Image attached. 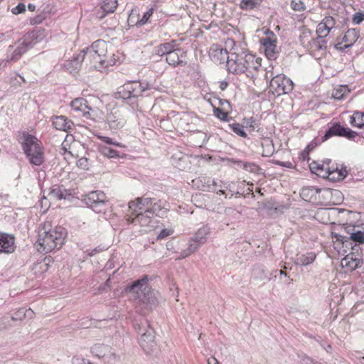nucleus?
I'll return each mask as SVG.
<instances>
[{
    "mask_svg": "<svg viewBox=\"0 0 364 364\" xmlns=\"http://www.w3.org/2000/svg\"><path fill=\"white\" fill-rule=\"evenodd\" d=\"M262 0H242L240 1V8L243 10H252L260 5Z\"/></svg>",
    "mask_w": 364,
    "mask_h": 364,
    "instance_id": "obj_39",
    "label": "nucleus"
},
{
    "mask_svg": "<svg viewBox=\"0 0 364 364\" xmlns=\"http://www.w3.org/2000/svg\"><path fill=\"white\" fill-rule=\"evenodd\" d=\"M274 164H277V165H279V166H281L287 167V168H294L293 164L291 162H290V161H274Z\"/></svg>",
    "mask_w": 364,
    "mask_h": 364,
    "instance_id": "obj_57",
    "label": "nucleus"
},
{
    "mask_svg": "<svg viewBox=\"0 0 364 364\" xmlns=\"http://www.w3.org/2000/svg\"><path fill=\"white\" fill-rule=\"evenodd\" d=\"M350 124L354 127L363 128L364 127V112H355L350 117Z\"/></svg>",
    "mask_w": 364,
    "mask_h": 364,
    "instance_id": "obj_36",
    "label": "nucleus"
},
{
    "mask_svg": "<svg viewBox=\"0 0 364 364\" xmlns=\"http://www.w3.org/2000/svg\"><path fill=\"white\" fill-rule=\"evenodd\" d=\"M363 260L358 255H355L354 252H350L341 260V264L343 267H346L350 270L356 269L361 267Z\"/></svg>",
    "mask_w": 364,
    "mask_h": 364,
    "instance_id": "obj_24",
    "label": "nucleus"
},
{
    "mask_svg": "<svg viewBox=\"0 0 364 364\" xmlns=\"http://www.w3.org/2000/svg\"><path fill=\"white\" fill-rule=\"evenodd\" d=\"M294 88V83L291 79L284 75H277L272 77L269 82V92L274 96L289 93Z\"/></svg>",
    "mask_w": 364,
    "mask_h": 364,
    "instance_id": "obj_11",
    "label": "nucleus"
},
{
    "mask_svg": "<svg viewBox=\"0 0 364 364\" xmlns=\"http://www.w3.org/2000/svg\"><path fill=\"white\" fill-rule=\"evenodd\" d=\"M171 232L170 230H166V229H163V230H161L159 234L157 235L156 238H157V240L164 239L166 237H167L169 235H171Z\"/></svg>",
    "mask_w": 364,
    "mask_h": 364,
    "instance_id": "obj_58",
    "label": "nucleus"
},
{
    "mask_svg": "<svg viewBox=\"0 0 364 364\" xmlns=\"http://www.w3.org/2000/svg\"><path fill=\"white\" fill-rule=\"evenodd\" d=\"M266 207L269 210H274L276 213H284L288 207L284 204H277L275 202H269Z\"/></svg>",
    "mask_w": 364,
    "mask_h": 364,
    "instance_id": "obj_44",
    "label": "nucleus"
},
{
    "mask_svg": "<svg viewBox=\"0 0 364 364\" xmlns=\"http://www.w3.org/2000/svg\"><path fill=\"white\" fill-rule=\"evenodd\" d=\"M210 57L216 63H224L230 60V53L218 45H213L209 52Z\"/></svg>",
    "mask_w": 364,
    "mask_h": 364,
    "instance_id": "obj_18",
    "label": "nucleus"
},
{
    "mask_svg": "<svg viewBox=\"0 0 364 364\" xmlns=\"http://www.w3.org/2000/svg\"><path fill=\"white\" fill-rule=\"evenodd\" d=\"M156 54L165 57L166 62L173 68L185 67L188 64L187 52L179 47L176 40L157 46Z\"/></svg>",
    "mask_w": 364,
    "mask_h": 364,
    "instance_id": "obj_5",
    "label": "nucleus"
},
{
    "mask_svg": "<svg viewBox=\"0 0 364 364\" xmlns=\"http://www.w3.org/2000/svg\"><path fill=\"white\" fill-rule=\"evenodd\" d=\"M153 199L151 198H137L134 200H131L128 204L129 211H132L133 213L138 211L146 212V210H149L151 208Z\"/></svg>",
    "mask_w": 364,
    "mask_h": 364,
    "instance_id": "obj_21",
    "label": "nucleus"
},
{
    "mask_svg": "<svg viewBox=\"0 0 364 364\" xmlns=\"http://www.w3.org/2000/svg\"><path fill=\"white\" fill-rule=\"evenodd\" d=\"M211 105L213 109L214 115L224 122H228L230 120L228 117L229 110L223 109L216 107V105L211 102Z\"/></svg>",
    "mask_w": 364,
    "mask_h": 364,
    "instance_id": "obj_38",
    "label": "nucleus"
},
{
    "mask_svg": "<svg viewBox=\"0 0 364 364\" xmlns=\"http://www.w3.org/2000/svg\"><path fill=\"white\" fill-rule=\"evenodd\" d=\"M15 237L13 235L0 232V253H12L15 251Z\"/></svg>",
    "mask_w": 364,
    "mask_h": 364,
    "instance_id": "obj_20",
    "label": "nucleus"
},
{
    "mask_svg": "<svg viewBox=\"0 0 364 364\" xmlns=\"http://www.w3.org/2000/svg\"><path fill=\"white\" fill-rule=\"evenodd\" d=\"M35 313L31 309H26L25 318L31 319L34 317Z\"/></svg>",
    "mask_w": 364,
    "mask_h": 364,
    "instance_id": "obj_61",
    "label": "nucleus"
},
{
    "mask_svg": "<svg viewBox=\"0 0 364 364\" xmlns=\"http://www.w3.org/2000/svg\"><path fill=\"white\" fill-rule=\"evenodd\" d=\"M210 234V228L208 225H204L196 231L193 237L198 241L199 245H203L206 242Z\"/></svg>",
    "mask_w": 364,
    "mask_h": 364,
    "instance_id": "obj_32",
    "label": "nucleus"
},
{
    "mask_svg": "<svg viewBox=\"0 0 364 364\" xmlns=\"http://www.w3.org/2000/svg\"><path fill=\"white\" fill-rule=\"evenodd\" d=\"M98 151L101 155L108 159H119L123 158L124 154L116 150L115 149L107 145H99Z\"/></svg>",
    "mask_w": 364,
    "mask_h": 364,
    "instance_id": "obj_30",
    "label": "nucleus"
},
{
    "mask_svg": "<svg viewBox=\"0 0 364 364\" xmlns=\"http://www.w3.org/2000/svg\"><path fill=\"white\" fill-rule=\"evenodd\" d=\"M44 37V31L42 29L36 28L27 32L14 45H10L8 47L6 58V62L18 61L29 49L42 41Z\"/></svg>",
    "mask_w": 364,
    "mask_h": 364,
    "instance_id": "obj_2",
    "label": "nucleus"
},
{
    "mask_svg": "<svg viewBox=\"0 0 364 364\" xmlns=\"http://www.w3.org/2000/svg\"><path fill=\"white\" fill-rule=\"evenodd\" d=\"M85 59H87L86 55L81 50L78 54L73 56L71 60L66 61L65 67L70 73H77Z\"/></svg>",
    "mask_w": 364,
    "mask_h": 364,
    "instance_id": "obj_23",
    "label": "nucleus"
},
{
    "mask_svg": "<svg viewBox=\"0 0 364 364\" xmlns=\"http://www.w3.org/2000/svg\"><path fill=\"white\" fill-rule=\"evenodd\" d=\"M91 353L95 357L102 359L105 363L112 364L115 360V355L109 346L97 343L91 348Z\"/></svg>",
    "mask_w": 364,
    "mask_h": 364,
    "instance_id": "obj_15",
    "label": "nucleus"
},
{
    "mask_svg": "<svg viewBox=\"0 0 364 364\" xmlns=\"http://www.w3.org/2000/svg\"><path fill=\"white\" fill-rule=\"evenodd\" d=\"M82 201L97 213L105 212L108 203L106 195L101 191H94L88 193L85 196Z\"/></svg>",
    "mask_w": 364,
    "mask_h": 364,
    "instance_id": "obj_10",
    "label": "nucleus"
},
{
    "mask_svg": "<svg viewBox=\"0 0 364 364\" xmlns=\"http://www.w3.org/2000/svg\"><path fill=\"white\" fill-rule=\"evenodd\" d=\"M26 11V5L23 3H19L16 6L12 8L11 12L15 15L22 14Z\"/></svg>",
    "mask_w": 364,
    "mask_h": 364,
    "instance_id": "obj_55",
    "label": "nucleus"
},
{
    "mask_svg": "<svg viewBox=\"0 0 364 364\" xmlns=\"http://www.w3.org/2000/svg\"><path fill=\"white\" fill-rule=\"evenodd\" d=\"M331 195V191L327 188H318L316 187H305L301 191L300 196L303 200L311 203H321V197Z\"/></svg>",
    "mask_w": 364,
    "mask_h": 364,
    "instance_id": "obj_12",
    "label": "nucleus"
},
{
    "mask_svg": "<svg viewBox=\"0 0 364 364\" xmlns=\"http://www.w3.org/2000/svg\"><path fill=\"white\" fill-rule=\"evenodd\" d=\"M193 185L203 191L215 192L218 183L210 177L199 176L192 181Z\"/></svg>",
    "mask_w": 364,
    "mask_h": 364,
    "instance_id": "obj_19",
    "label": "nucleus"
},
{
    "mask_svg": "<svg viewBox=\"0 0 364 364\" xmlns=\"http://www.w3.org/2000/svg\"><path fill=\"white\" fill-rule=\"evenodd\" d=\"M49 196L56 200L70 199L71 191L65 189L63 186L54 185L50 188Z\"/></svg>",
    "mask_w": 364,
    "mask_h": 364,
    "instance_id": "obj_26",
    "label": "nucleus"
},
{
    "mask_svg": "<svg viewBox=\"0 0 364 364\" xmlns=\"http://www.w3.org/2000/svg\"><path fill=\"white\" fill-rule=\"evenodd\" d=\"M108 45L104 40L95 41L90 47L82 50L86 55V58L94 63V67L98 70L107 68L116 63V60L107 56Z\"/></svg>",
    "mask_w": 364,
    "mask_h": 364,
    "instance_id": "obj_6",
    "label": "nucleus"
},
{
    "mask_svg": "<svg viewBox=\"0 0 364 364\" xmlns=\"http://www.w3.org/2000/svg\"><path fill=\"white\" fill-rule=\"evenodd\" d=\"M242 123L245 127L252 131L258 127L257 120L252 117L250 118H244Z\"/></svg>",
    "mask_w": 364,
    "mask_h": 364,
    "instance_id": "obj_45",
    "label": "nucleus"
},
{
    "mask_svg": "<svg viewBox=\"0 0 364 364\" xmlns=\"http://www.w3.org/2000/svg\"><path fill=\"white\" fill-rule=\"evenodd\" d=\"M309 168L312 173L323 177H329L334 173V171L331 170L328 166L320 164L316 161H313L309 164Z\"/></svg>",
    "mask_w": 364,
    "mask_h": 364,
    "instance_id": "obj_28",
    "label": "nucleus"
},
{
    "mask_svg": "<svg viewBox=\"0 0 364 364\" xmlns=\"http://www.w3.org/2000/svg\"><path fill=\"white\" fill-rule=\"evenodd\" d=\"M357 243L364 244V232L358 229L350 233L348 240H346V244L343 247L350 248L351 250H357L358 248Z\"/></svg>",
    "mask_w": 364,
    "mask_h": 364,
    "instance_id": "obj_22",
    "label": "nucleus"
},
{
    "mask_svg": "<svg viewBox=\"0 0 364 364\" xmlns=\"http://www.w3.org/2000/svg\"><path fill=\"white\" fill-rule=\"evenodd\" d=\"M9 326H11L10 320L7 317L0 318V330L6 329Z\"/></svg>",
    "mask_w": 364,
    "mask_h": 364,
    "instance_id": "obj_56",
    "label": "nucleus"
},
{
    "mask_svg": "<svg viewBox=\"0 0 364 364\" xmlns=\"http://www.w3.org/2000/svg\"><path fill=\"white\" fill-rule=\"evenodd\" d=\"M127 291L146 305V308L151 309L156 303V298L148 283V277L144 275L141 279L134 281L127 287Z\"/></svg>",
    "mask_w": 364,
    "mask_h": 364,
    "instance_id": "obj_8",
    "label": "nucleus"
},
{
    "mask_svg": "<svg viewBox=\"0 0 364 364\" xmlns=\"http://www.w3.org/2000/svg\"><path fill=\"white\" fill-rule=\"evenodd\" d=\"M331 30V28L325 26V25H323L321 21L317 26L316 34L325 38L328 36Z\"/></svg>",
    "mask_w": 364,
    "mask_h": 364,
    "instance_id": "obj_48",
    "label": "nucleus"
},
{
    "mask_svg": "<svg viewBox=\"0 0 364 364\" xmlns=\"http://www.w3.org/2000/svg\"><path fill=\"white\" fill-rule=\"evenodd\" d=\"M117 0H104L101 6V11L97 12V17L100 19H102L108 14L114 13L117 8Z\"/></svg>",
    "mask_w": 364,
    "mask_h": 364,
    "instance_id": "obj_27",
    "label": "nucleus"
},
{
    "mask_svg": "<svg viewBox=\"0 0 364 364\" xmlns=\"http://www.w3.org/2000/svg\"><path fill=\"white\" fill-rule=\"evenodd\" d=\"M217 186L222 188L223 189H230V184L223 181H220V184L218 183Z\"/></svg>",
    "mask_w": 364,
    "mask_h": 364,
    "instance_id": "obj_63",
    "label": "nucleus"
},
{
    "mask_svg": "<svg viewBox=\"0 0 364 364\" xmlns=\"http://www.w3.org/2000/svg\"><path fill=\"white\" fill-rule=\"evenodd\" d=\"M53 124L56 129L67 132L72 129L73 125V122L68 119V118L63 115L55 116L53 120Z\"/></svg>",
    "mask_w": 364,
    "mask_h": 364,
    "instance_id": "obj_29",
    "label": "nucleus"
},
{
    "mask_svg": "<svg viewBox=\"0 0 364 364\" xmlns=\"http://www.w3.org/2000/svg\"><path fill=\"white\" fill-rule=\"evenodd\" d=\"M228 127L230 129L235 132L237 135L246 138L247 136L246 132L244 131L243 128L245 127L243 124H240L239 123H232L228 124Z\"/></svg>",
    "mask_w": 364,
    "mask_h": 364,
    "instance_id": "obj_42",
    "label": "nucleus"
},
{
    "mask_svg": "<svg viewBox=\"0 0 364 364\" xmlns=\"http://www.w3.org/2000/svg\"><path fill=\"white\" fill-rule=\"evenodd\" d=\"M306 37V33H304L303 36H301L300 41L302 45L308 50L311 51L326 50L327 41L324 37L317 35L316 38H311V39L306 43L305 38Z\"/></svg>",
    "mask_w": 364,
    "mask_h": 364,
    "instance_id": "obj_17",
    "label": "nucleus"
},
{
    "mask_svg": "<svg viewBox=\"0 0 364 364\" xmlns=\"http://www.w3.org/2000/svg\"><path fill=\"white\" fill-rule=\"evenodd\" d=\"M316 255L314 252H308L301 255H297L295 259V264L300 266H307L313 263L316 259Z\"/></svg>",
    "mask_w": 364,
    "mask_h": 364,
    "instance_id": "obj_35",
    "label": "nucleus"
},
{
    "mask_svg": "<svg viewBox=\"0 0 364 364\" xmlns=\"http://www.w3.org/2000/svg\"><path fill=\"white\" fill-rule=\"evenodd\" d=\"M321 22L323 23V25H325V26H326L327 28H329L331 29H332L334 27L335 23H336V21L332 16H326L321 21Z\"/></svg>",
    "mask_w": 364,
    "mask_h": 364,
    "instance_id": "obj_53",
    "label": "nucleus"
},
{
    "mask_svg": "<svg viewBox=\"0 0 364 364\" xmlns=\"http://www.w3.org/2000/svg\"><path fill=\"white\" fill-rule=\"evenodd\" d=\"M46 225H44L43 231L40 232L37 240L38 250L45 254L55 249H60L65 242L67 235L65 228L62 226H56L54 229L46 230Z\"/></svg>",
    "mask_w": 364,
    "mask_h": 364,
    "instance_id": "obj_4",
    "label": "nucleus"
},
{
    "mask_svg": "<svg viewBox=\"0 0 364 364\" xmlns=\"http://www.w3.org/2000/svg\"><path fill=\"white\" fill-rule=\"evenodd\" d=\"M167 205L168 203L166 200L153 199V203L149 210H146V212L152 214L154 216L159 215L161 213L163 214L168 210Z\"/></svg>",
    "mask_w": 364,
    "mask_h": 364,
    "instance_id": "obj_31",
    "label": "nucleus"
},
{
    "mask_svg": "<svg viewBox=\"0 0 364 364\" xmlns=\"http://www.w3.org/2000/svg\"><path fill=\"white\" fill-rule=\"evenodd\" d=\"M265 33L267 36L260 40L264 49V53L268 58L274 59L277 55V38L274 33L269 29Z\"/></svg>",
    "mask_w": 364,
    "mask_h": 364,
    "instance_id": "obj_16",
    "label": "nucleus"
},
{
    "mask_svg": "<svg viewBox=\"0 0 364 364\" xmlns=\"http://www.w3.org/2000/svg\"><path fill=\"white\" fill-rule=\"evenodd\" d=\"M219 108H222L226 110H231V105L228 100L225 99L216 98Z\"/></svg>",
    "mask_w": 364,
    "mask_h": 364,
    "instance_id": "obj_52",
    "label": "nucleus"
},
{
    "mask_svg": "<svg viewBox=\"0 0 364 364\" xmlns=\"http://www.w3.org/2000/svg\"><path fill=\"white\" fill-rule=\"evenodd\" d=\"M358 227L346 224L341 229V233L332 232V237L335 238L337 242H340L343 246L346 244V240H348V236H350V233L355 232Z\"/></svg>",
    "mask_w": 364,
    "mask_h": 364,
    "instance_id": "obj_25",
    "label": "nucleus"
},
{
    "mask_svg": "<svg viewBox=\"0 0 364 364\" xmlns=\"http://www.w3.org/2000/svg\"><path fill=\"white\" fill-rule=\"evenodd\" d=\"M151 87V85L146 81H129L118 88L115 97L125 100L134 107L137 105L138 97Z\"/></svg>",
    "mask_w": 364,
    "mask_h": 364,
    "instance_id": "obj_7",
    "label": "nucleus"
},
{
    "mask_svg": "<svg viewBox=\"0 0 364 364\" xmlns=\"http://www.w3.org/2000/svg\"><path fill=\"white\" fill-rule=\"evenodd\" d=\"M257 272L261 274V275L259 276L260 279H263L266 277V275L264 274V272L262 269L257 268V269H254V274H256Z\"/></svg>",
    "mask_w": 364,
    "mask_h": 364,
    "instance_id": "obj_62",
    "label": "nucleus"
},
{
    "mask_svg": "<svg viewBox=\"0 0 364 364\" xmlns=\"http://www.w3.org/2000/svg\"><path fill=\"white\" fill-rule=\"evenodd\" d=\"M25 314L26 309L20 308L12 314L11 319L12 321H22L23 319L25 318Z\"/></svg>",
    "mask_w": 364,
    "mask_h": 364,
    "instance_id": "obj_49",
    "label": "nucleus"
},
{
    "mask_svg": "<svg viewBox=\"0 0 364 364\" xmlns=\"http://www.w3.org/2000/svg\"><path fill=\"white\" fill-rule=\"evenodd\" d=\"M134 328L140 335L139 344L146 354L151 353L156 348L155 331L148 320L143 318L139 323L134 325Z\"/></svg>",
    "mask_w": 364,
    "mask_h": 364,
    "instance_id": "obj_9",
    "label": "nucleus"
},
{
    "mask_svg": "<svg viewBox=\"0 0 364 364\" xmlns=\"http://www.w3.org/2000/svg\"><path fill=\"white\" fill-rule=\"evenodd\" d=\"M354 24H360L364 21V12H356L353 14L352 18Z\"/></svg>",
    "mask_w": 364,
    "mask_h": 364,
    "instance_id": "obj_54",
    "label": "nucleus"
},
{
    "mask_svg": "<svg viewBox=\"0 0 364 364\" xmlns=\"http://www.w3.org/2000/svg\"><path fill=\"white\" fill-rule=\"evenodd\" d=\"M243 168L246 171L254 173H259L261 171V168L255 163L245 162L243 164Z\"/></svg>",
    "mask_w": 364,
    "mask_h": 364,
    "instance_id": "obj_46",
    "label": "nucleus"
},
{
    "mask_svg": "<svg viewBox=\"0 0 364 364\" xmlns=\"http://www.w3.org/2000/svg\"><path fill=\"white\" fill-rule=\"evenodd\" d=\"M290 6L295 11H304L306 9L304 3L301 0H291Z\"/></svg>",
    "mask_w": 364,
    "mask_h": 364,
    "instance_id": "obj_47",
    "label": "nucleus"
},
{
    "mask_svg": "<svg viewBox=\"0 0 364 364\" xmlns=\"http://www.w3.org/2000/svg\"><path fill=\"white\" fill-rule=\"evenodd\" d=\"M102 141H104L107 146V145H112L117 147H124V145H122L121 143L117 142L114 141L113 139L108 137V136H98Z\"/></svg>",
    "mask_w": 364,
    "mask_h": 364,
    "instance_id": "obj_50",
    "label": "nucleus"
},
{
    "mask_svg": "<svg viewBox=\"0 0 364 364\" xmlns=\"http://www.w3.org/2000/svg\"><path fill=\"white\" fill-rule=\"evenodd\" d=\"M261 59L255 55L240 50L230 53V60L228 62V70L235 74L246 73L248 77H254L261 67Z\"/></svg>",
    "mask_w": 364,
    "mask_h": 364,
    "instance_id": "obj_1",
    "label": "nucleus"
},
{
    "mask_svg": "<svg viewBox=\"0 0 364 364\" xmlns=\"http://www.w3.org/2000/svg\"><path fill=\"white\" fill-rule=\"evenodd\" d=\"M20 144L23 153L32 166H40L44 164L45 149L36 136L23 131L21 133Z\"/></svg>",
    "mask_w": 364,
    "mask_h": 364,
    "instance_id": "obj_3",
    "label": "nucleus"
},
{
    "mask_svg": "<svg viewBox=\"0 0 364 364\" xmlns=\"http://www.w3.org/2000/svg\"><path fill=\"white\" fill-rule=\"evenodd\" d=\"M262 147H263V151H262V156H270L273 154L274 152V144L272 143V140H265L264 143H262Z\"/></svg>",
    "mask_w": 364,
    "mask_h": 364,
    "instance_id": "obj_41",
    "label": "nucleus"
},
{
    "mask_svg": "<svg viewBox=\"0 0 364 364\" xmlns=\"http://www.w3.org/2000/svg\"><path fill=\"white\" fill-rule=\"evenodd\" d=\"M127 23L129 27L136 26L140 27L139 26V14L136 12V11L132 10L129 13V15L127 18Z\"/></svg>",
    "mask_w": 364,
    "mask_h": 364,
    "instance_id": "obj_40",
    "label": "nucleus"
},
{
    "mask_svg": "<svg viewBox=\"0 0 364 364\" xmlns=\"http://www.w3.org/2000/svg\"><path fill=\"white\" fill-rule=\"evenodd\" d=\"M358 134L350 128L344 127L341 125L340 123L336 122L326 130L322 140L323 141H326L334 136L346 137L348 139H353Z\"/></svg>",
    "mask_w": 364,
    "mask_h": 364,
    "instance_id": "obj_14",
    "label": "nucleus"
},
{
    "mask_svg": "<svg viewBox=\"0 0 364 364\" xmlns=\"http://www.w3.org/2000/svg\"><path fill=\"white\" fill-rule=\"evenodd\" d=\"M201 245H199L196 240H195L193 237H191L188 241L187 250L182 252L181 257L185 258L191 254L196 252Z\"/></svg>",
    "mask_w": 364,
    "mask_h": 364,
    "instance_id": "obj_37",
    "label": "nucleus"
},
{
    "mask_svg": "<svg viewBox=\"0 0 364 364\" xmlns=\"http://www.w3.org/2000/svg\"><path fill=\"white\" fill-rule=\"evenodd\" d=\"M153 13H154V9L152 8L150 9L146 12H145L143 14L142 17L141 18H139V26H141L146 24L149 21L150 17L153 15Z\"/></svg>",
    "mask_w": 364,
    "mask_h": 364,
    "instance_id": "obj_51",
    "label": "nucleus"
},
{
    "mask_svg": "<svg viewBox=\"0 0 364 364\" xmlns=\"http://www.w3.org/2000/svg\"><path fill=\"white\" fill-rule=\"evenodd\" d=\"M77 166L83 168H87V159L86 158H81L77 161Z\"/></svg>",
    "mask_w": 364,
    "mask_h": 364,
    "instance_id": "obj_59",
    "label": "nucleus"
},
{
    "mask_svg": "<svg viewBox=\"0 0 364 364\" xmlns=\"http://www.w3.org/2000/svg\"><path fill=\"white\" fill-rule=\"evenodd\" d=\"M109 121L111 123V126L112 127H122L123 126V122L122 120L118 122L116 124H114V123H115L114 121H111L109 119Z\"/></svg>",
    "mask_w": 364,
    "mask_h": 364,
    "instance_id": "obj_64",
    "label": "nucleus"
},
{
    "mask_svg": "<svg viewBox=\"0 0 364 364\" xmlns=\"http://www.w3.org/2000/svg\"><path fill=\"white\" fill-rule=\"evenodd\" d=\"M347 92V87L346 85H341L333 90L332 97L336 100H341L344 97Z\"/></svg>",
    "mask_w": 364,
    "mask_h": 364,
    "instance_id": "obj_43",
    "label": "nucleus"
},
{
    "mask_svg": "<svg viewBox=\"0 0 364 364\" xmlns=\"http://www.w3.org/2000/svg\"><path fill=\"white\" fill-rule=\"evenodd\" d=\"M70 105L74 111L81 112L83 114L89 113V110L90 109L87 100L83 98L75 99L71 102Z\"/></svg>",
    "mask_w": 364,
    "mask_h": 364,
    "instance_id": "obj_33",
    "label": "nucleus"
},
{
    "mask_svg": "<svg viewBox=\"0 0 364 364\" xmlns=\"http://www.w3.org/2000/svg\"><path fill=\"white\" fill-rule=\"evenodd\" d=\"M105 249L101 247H95V249L92 250L90 252L88 253L90 256H94L97 253H100L102 252Z\"/></svg>",
    "mask_w": 364,
    "mask_h": 364,
    "instance_id": "obj_60",
    "label": "nucleus"
},
{
    "mask_svg": "<svg viewBox=\"0 0 364 364\" xmlns=\"http://www.w3.org/2000/svg\"><path fill=\"white\" fill-rule=\"evenodd\" d=\"M359 38V31L357 28L348 29L343 38V41L346 43L345 48L351 47Z\"/></svg>",
    "mask_w": 364,
    "mask_h": 364,
    "instance_id": "obj_34",
    "label": "nucleus"
},
{
    "mask_svg": "<svg viewBox=\"0 0 364 364\" xmlns=\"http://www.w3.org/2000/svg\"><path fill=\"white\" fill-rule=\"evenodd\" d=\"M130 212V215H128L127 219L129 223L147 228L148 229L145 230V231H149L155 227V221L152 214L144 211H138L134 213L132 211Z\"/></svg>",
    "mask_w": 364,
    "mask_h": 364,
    "instance_id": "obj_13",
    "label": "nucleus"
}]
</instances>
